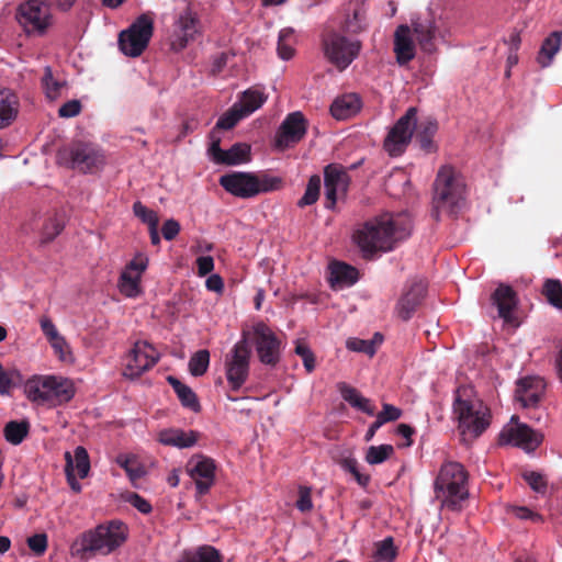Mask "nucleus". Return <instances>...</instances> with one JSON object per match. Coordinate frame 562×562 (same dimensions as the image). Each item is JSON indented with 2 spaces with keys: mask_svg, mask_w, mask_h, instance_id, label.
<instances>
[{
  "mask_svg": "<svg viewBox=\"0 0 562 562\" xmlns=\"http://www.w3.org/2000/svg\"><path fill=\"white\" fill-rule=\"evenodd\" d=\"M525 481L529 484V486L537 493H546L547 491V480L544 476L535 471L525 472L522 474Z\"/></svg>",
  "mask_w": 562,
  "mask_h": 562,
  "instance_id": "nucleus-55",
  "label": "nucleus"
},
{
  "mask_svg": "<svg viewBox=\"0 0 562 562\" xmlns=\"http://www.w3.org/2000/svg\"><path fill=\"white\" fill-rule=\"evenodd\" d=\"M57 162L82 173H93L105 162L101 148L87 142H72L58 150Z\"/></svg>",
  "mask_w": 562,
  "mask_h": 562,
  "instance_id": "nucleus-7",
  "label": "nucleus"
},
{
  "mask_svg": "<svg viewBox=\"0 0 562 562\" xmlns=\"http://www.w3.org/2000/svg\"><path fill=\"white\" fill-rule=\"evenodd\" d=\"M436 497L441 505L451 510H460L461 502L469 496L468 472L456 461L443 463L435 480Z\"/></svg>",
  "mask_w": 562,
  "mask_h": 562,
  "instance_id": "nucleus-3",
  "label": "nucleus"
},
{
  "mask_svg": "<svg viewBox=\"0 0 562 562\" xmlns=\"http://www.w3.org/2000/svg\"><path fill=\"white\" fill-rule=\"evenodd\" d=\"M434 189L431 216L436 221H439L441 213L456 215L461 210L464 186L452 167L443 166L439 169Z\"/></svg>",
  "mask_w": 562,
  "mask_h": 562,
  "instance_id": "nucleus-4",
  "label": "nucleus"
},
{
  "mask_svg": "<svg viewBox=\"0 0 562 562\" xmlns=\"http://www.w3.org/2000/svg\"><path fill=\"white\" fill-rule=\"evenodd\" d=\"M181 226L173 218L167 220L161 227V234L166 240H173L180 233Z\"/></svg>",
  "mask_w": 562,
  "mask_h": 562,
  "instance_id": "nucleus-63",
  "label": "nucleus"
},
{
  "mask_svg": "<svg viewBox=\"0 0 562 562\" xmlns=\"http://www.w3.org/2000/svg\"><path fill=\"white\" fill-rule=\"evenodd\" d=\"M198 272L204 277L211 273L214 269V260L211 256H201L196 259Z\"/></svg>",
  "mask_w": 562,
  "mask_h": 562,
  "instance_id": "nucleus-64",
  "label": "nucleus"
},
{
  "mask_svg": "<svg viewBox=\"0 0 562 562\" xmlns=\"http://www.w3.org/2000/svg\"><path fill=\"white\" fill-rule=\"evenodd\" d=\"M158 360L159 356L153 346L145 341H137L127 356L124 375L137 378L151 369Z\"/></svg>",
  "mask_w": 562,
  "mask_h": 562,
  "instance_id": "nucleus-17",
  "label": "nucleus"
},
{
  "mask_svg": "<svg viewBox=\"0 0 562 562\" xmlns=\"http://www.w3.org/2000/svg\"><path fill=\"white\" fill-rule=\"evenodd\" d=\"M30 423L26 419L11 420L3 429L4 438L12 445H20L29 435Z\"/></svg>",
  "mask_w": 562,
  "mask_h": 562,
  "instance_id": "nucleus-36",
  "label": "nucleus"
},
{
  "mask_svg": "<svg viewBox=\"0 0 562 562\" xmlns=\"http://www.w3.org/2000/svg\"><path fill=\"white\" fill-rule=\"evenodd\" d=\"M415 37L423 52L431 54L436 50L435 37L437 26L431 18H418L412 22Z\"/></svg>",
  "mask_w": 562,
  "mask_h": 562,
  "instance_id": "nucleus-25",
  "label": "nucleus"
},
{
  "mask_svg": "<svg viewBox=\"0 0 562 562\" xmlns=\"http://www.w3.org/2000/svg\"><path fill=\"white\" fill-rule=\"evenodd\" d=\"M333 286L352 285L358 280V270L345 262L335 261L330 265V278Z\"/></svg>",
  "mask_w": 562,
  "mask_h": 562,
  "instance_id": "nucleus-30",
  "label": "nucleus"
},
{
  "mask_svg": "<svg viewBox=\"0 0 562 562\" xmlns=\"http://www.w3.org/2000/svg\"><path fill=\"white\" fill-rule=\"evenodd\" d=\"M24 393L31 402L50 406L69 402L74 396L71 384L53 375L29 379L24 385Z\"/></svg>",
  "mask_w": 562,
  "mask_h": 562,
  "instance_id": "nucleus-6",
  "label": "nucleus"
},
{
  "mask_svg": "<svg viewBox=\"0 0 562 562\" xmlns=\"http://www.w3.org/2000/svg\"><path fill=\"white\" fill-rule=\"evenodd\" d=\"M542 294L554 307L562 310V283L558 279H547L542 286Z\"/></svg>",
  "mask_w": 562,
  "mask_h": 562,
  "instance_id": "nucleus-40",
  "label": "nucleus"
},
{
  "mask_svg": "<svg viewBox=\"0 0 562 562\" xmlns=\"http://www.w3.org/2000/svg\"><path fill=\"white\" fill-rule=\"evenodd\" d=\"M394 452V448L391 445H380L369 447L366 461L369 464H380L387 460Z\"/></svg>",
  "mask_w": 562,
  "mask_h": 562,
  "instance_id": "nucleus-45",
  "label": "nucleus"
},
{
  "mask_svg": "<svg viewBox=\"0 0 562 562\" xmlns=\"http://www.w3.org/2000/svg\"><path fill=\"white\" fill-rule=\"evenodd\" d=\"M178 562H222L220 552L210 546L199 548L194 553L186 554Z\"/></svg>",
  "mask_w": 562,
  "mask_h": 562,
  "instance_id": "nucleus-43",
  "label": "nucleus"
},
{
  "mask_svg": "<svg viewBox=\"0 0 562 562\" xmlns=\"http://www.w3.org/2000/svg\"><path fill=\"white\" fill-rule=\"evenodd\" d=\"M128 528L121 520H111L82 532L71 546L72 555L88 558L94 554L108 555L127 539Z\"/></svg>",
  "mask_w": 562,
  "mask_h": 562,
  "instance_id": "nucleus-2",
  "label": "nucleus"
},
{
  "mask_svg": "<svg viewBox=\"0 0 562 562\" xmlns=\"http://www.w3.org/2000/svg\"><path fill=\"white\" fill-rule=\"evenodd\" d=\"M64 227L63 217L55 215L48 218L43 226L41 243L48 244L53 241L63 232Z\"/></svg>",
  "mask_w": 562,
  "mask_h": 562,
  "instance_id": "nucleus-44",
  "label": "nucleus"
},
{
  "mask_svg": "<svg viewBox=\"0 0 562 562\" xmlns=\"http://www.w3.org/2000/svg\"><path fill=\"white\" fill-rule=\"evenodd\" d=\"M294 351L302 358L304 368L311 373L315 369V356L311 348L304 341L297 340Z\"/></svg>",
  "mask_w": 562,
  "mask_h": 562,
  "instance_id": "nucleus-52",
  "label": "nucleus"
},
{
  "mask_svg": "<svg viewBox=\"0 0 562 562\" xmlns=\"http://www.w3.org/2000/svg\"><path fill=\"white\" fill-rule=\"evenodd\" d=\"M65 460H66L65 473L67 476V481L72 490H75L76 492H79L81 486L78 483V481L76 480V476L74 473V461H72V457H71L70 452L67 451L65 453Z\"/></svg>",
  "mask_w": 562,
  "mask_h": 562,
  "instance_id": "nucleus-62",
  "label": "nucleus"
},
{
  "mask_svg": "<svg viewBox=\"0 0 562 562\" xmlns=\"http://www.w3.org/2000/svg\"><path fill=\"white\" fill-rule=\"evenodd\" d=\"M210 366V351L201 349L194 352L188 363L189 372L193 376H201L206 373Z\"/></svg>",
  "mask_w": 562,
  "mask_h": 562,
  "instance_id": "nucleus-41",
  "label": "nucleus"
},
{
  "mask_svg": "<svg viewBox=\"0 0 562 562\" xmlns=\"http://www.w3.org/2000/svg\"><path fill=\"white\" fill-rule=\"evenodd\" d=\"M364 13L361 8H356L352 15H348L344 22L342 30L347 33L357 34L364 27Z\"/></svg>",
  "mask_w": 562,
  "mask_h": 562,
  "instance_id": "nucleus-49",
  "label": "nucleus"
},
{
  "mask_svg": "<svg viewBox=\"0 0 562 562\" xmlns=\"http://www.w3.org/2000/svg\"><path fill=\"white\" fill-rule=\"evenodd\" d=\"M190 475L200 495L206 494L215 479V463L211 458L198 457L190 462Z\"/></svg>",
  "mask_w": 562,
  "mask_h": 562,
  "instance_id": "nucleus-22",
  "label": "nucleus"
},
{
  "mask_svg": "<svg viewBox=\"0 0 562 562\" xmlns=\"http://www.w3.org/2000/svg\"><path fill=\"white\" fill-rule=\"evenodd\" d=\"M307 121L300 112H292L285 116L276 133L274 146L284 150L300 143L306 135Z\"/></svg>",
  "mask_w": 562,
  "mask_h": 562,
  "instance_id": "nucleus-15",
  "label": "nucleus"
},
{
  "mask_svg": "<svg viewBox=\"0 0 562 562\" xmlns=\"http://www.w3.org/2000/svg\"><path fill=\"white\" fill-rule=\"evenodd\" d=\"M201 34V21L190 7L179 13L170 38V47L175 52L184 49L190 42Z\"/></svg>",
  "mask_w": 562,
  "mask_h": 562,
  "instance_id": "nucleus-14",
  "label": "nucleus"
},
{
  "mask_svg": "<svg viewBox=\"0 0 562 562\" xmlns=\"http://www.w3.org/2000/svg\"><path fill=\"white\" fill-rule=\"evenodd\" d=\"M418 110L411 106L390 128L384 142V150L392 157L401 156L411 144L417 124Z\"/></svg>",
  "mask_w": 562,
  "mask_h": 562,
  "instance_id": "nucleus-9",
  "label": "nucleus"
},
{
  "mask_svg": "<svg viewBox=\"0 0 562 562\" xmlns=\"http://www.w3.org/2000/svg\"><path fill=\"white\" fill-rule=\"evenodd\" d=\"M220 184L237 198L249 199L259 194L256 173L234 171L222 176Z\"/></svg>",
  "mask_w": 562,
  "mask_h": 562,
  "instance_id": "nucleus-18",
  "label": "nucleus"
},
{
  "mask_svg": "<svg viewBox=\"0 0 562 562\" xmlns=\"http://www.w3.org/2000/svg\"><path fill=\"white\" fill-rule=\"evenodd\" d=\"M507 436V441H514L516 446L526 450H535L542 441V436L525 424L510 428Z\"/></svg>",
  "mask_w": 562,
  "mask_h": 562,
  "instance_id": "nucleus-27",
  "label": "nucleus"
},
{
  "mask_svg": "<svg viewBox=\"0 0 562 562\" xmlns=\"http://www.w3.org/2000/svg\"><path fill=\"white\" fill-rule=\"evenodd\" d=\"M147 268V258L133 259L121 273L119 288L122 294L135 297L140 293V276Z\"/></svg>",
  "mask_w": 562,
  "mask_h": 562,
  "instance_id": "nucleus-20",
  "label": "nucleus"
},
{
  "mask_svg": "<svg viewBox=\"0 0 562 562\" xmlns=\"http://www.w3.org/2000/svg\"><path fill=\"white\" fill-rule=\"evenodd\" d=\"M18 114V98L10 90H0V128L11 124Z\"/></svg>",
  "mask_w": 562,
  "mask_h": 562,
  "instance_id": "nucleus-32",
  "label": "nucleus"
},
{
  "mask_svg": "<svg viewBox=\"0 0 562 562\" xmlns=\"http://www.w3.org/2000/svg\"><path fill=\"white\" fill-rule=\"evenodd\" d=\"M250 356L245 336L225 356V375L232 391H238L246 383L250 371Z\"/></svg>",
  "mask_w": 562,
  "mask_h": 562,
  "instance_id": "nucleus-10",
  "label": "nucleus"
},
{
  "mask_svg": "<svg viewBox=\"0 0 562 562\" xmlns=\"http://www.w3.org/2000/svg\"><path fill=\"white\" fill-rule=\"evenodd\" d=\"M394 52L397 63L402 66L415 57L416 50L411 27L406 24L397 26L394 33Z\"/></svg>",
  "mask_w": 562,
  "mask_h": 562,
  "instance_id": "nucleus-24",
  "label": "nucleus"
},
{
  "mask_svg": "<svg viewBox=\"0 0 562 562\" xmlns=\"http://www.w3.org/2000/svg\"><path fill=\"white\" fill-rule=\"evenodd\" d=\"M402 416V411L394 405L384 403L382 411L376 414V418L384 425L389 422H395Z\"/></svg>",
  "mask_w": 562,
  "mask_h": 562,
  "instance_id": "nucleus-57",
  "label": "nucleus"
},
{
  "mask_svg": "<svg viewBox=\"0 0 562 562\" xmlns=\"http://www.w3.org/2000/svg\"><path fill=\"white\" fill-rule=\"evenodd\" d=\"M467 390L458 389L453 403V413L459 420L463 439H476L491 424L490 408L479 400L463 398Z\"/></svg>",
  "mask_w": 562,
  "mask_h": 562,
  "instance_id": "nucleus-5",
  "label": "nucleus"
},
{
  "mask_svg": "<svg viewBox=\"0 0 562 562\" xmlns=\"http://www.w3.org/2000/svg\"><path fill=\"white\" fill-rule=\"evenodd\" d=\"M133 212L143 223L147 224L148 227L151 225H158L159 220L153 210H149L142 202L137 201L133 204Z\"/></svg>",
  "mask_w": 562,
  "mask_h": 562,
  "instance_id": "nucleus-51",
  "label": "nucleus"
},
{
  "mask_svg": "<svg viewBox=\"0 0 562 562\" xmlns=\"http://www.w3.org/2000/svg\"><path fill=\"white\" fill-rule=\"evenodd\" d=\"M254 345L259 361L266 366L276 367L281 358V340L263 322L252 326Z\"/></svg>",
  "mask_w": 562,
  "mask_h": 562,
  "instance_id": "nucleus-13",
  "label": "nucleus"
},
{
  "mask_svg": "<svg viewBox=\"0 0 562 562\" xmlns=\"http://www.w3.org/2000/svg\"><path fill=\"white\" fill-rule=\"evenodd\" d=\"M167 381L172 386L183 407L189 408L195 413L201 411L199 398L190 386L182 383L180 380L172 375H169Z\"/></svg>",
  "mask_w": 562,
  "mask_h": 562,
  "instance_id": "nucleus-31",
  "label": "nucleus"
},
{
  "mask_svg": "<svg viewBox=\"0 0 562 562\" xmlns=\"http://www.w3.org/2000/svg\"><path fill=\"white\" fill-rule=\"evenodd\" d=\"M257 181L259 194L280 190L283 184L280 177H273L268 173L257 175Z\"/></svg>",
  "mask_w": 562,
  "mask_h": 562,
  "instance_id": "nucleus-50",
  "label": "nucleus"
},
{
  "mask_svg": "<svg viewBox=\"0 0 562 562\" xmlns=\"http://www.w3.org/2000/svg\"><path fill=\"white\" fill-rule=\"evenodd\" d=\"M338 391L341 397L352 407H356V405L359 404V401L362 397L361 393L356 387L345 382L338 383Z\"/></svg>",
  "mask_w": 562,
  "mask_h": 562,
  "instance_id": "nucleus-56",
  "label": "nucleus"
},
{
  "mask_svg": "<svg viewBox=\"0 0 562 562\" xmlns=\"http://www.w3.org/2000/svg\"><path fill=\"white\" fill-rule=\"evenodd\" d=\"M294 30L291 27L282 29L278 38V55L284 60H289L294 56Z\"/></svg>",
  "mask_w": 562,
  "mask_h": 562,
  "instance_id": "nucleus-39",
  "label": "nucleus"
},
{
  "mask_svg": "<svg viewBox=\"0 0 562 562\" xmlns=\"http://www.w3.org/2000/svg\"><path fill=\"white\" fill-rule=\"evenodd\" d=\"M350 177L339 165L330 164L324 169L325 207L333 210L340 196L347 194Z\"/></svg>",
  "mask_w": 562,
  "mask_h": 562,
  "instance_id": "nucleus-16",
  "label": "nucleus"
},
{
  "mask_svg": "<svg viewBox=\"0 0 562 562\" xmlns=\"http://www.w3.org/2000/svg\"><path fill=\"white\" fill-rule=\"evenodd\" d=\"M397 550L392 537L376 543V555L385 561H393L396 558Z\"/></svg>",
  "mask_w": 562,
  "mask_h": 562,
  "instance_id": "nucleus-53",
  "label": "nucleus"
},
{
  "mask_svg": "<svg viewBox=\"0 0 562 562\" xmlns=\"http://www.w3.org/2000/svg\"><path fill=\"white\" fill-rule=\"evenodd\" d=\"M199 437L200 434L195 430L186 431L180 428H169L159 431L158 441L165 446L183 449L194 446Z\"/></svg>",
  "mask_w": 562,
  "mask_h": 562,
  "instance_id": "nucleus-26",
  "label": "nucleus"
},
{
  "mask_svg": "<svg viewBox=\"0 0 562 562\" xmlns=\"http://www.w3.org/2000/svg\"><path fill=\"white\" fill-rule=\"evenodd\" d=\"M322 180L318 175H313L307 182L303 196L297 201L299 207H305L317 202L321 193Z\"/></svg>",
  "mask_w": 562,
  "mask_h": 562,
  "instance_id": "nucleus-42",
  "label": "nucleus"
},
{
  "mask_svg": "<svg viewBox=\"0 0 562 562\" xmlns=\"http://www.w3.org/2000/svg\"><path fill=\"white\" fill-rule=\"evenodd\" d=\"M427 293V283L414 280L404 291L395 305V314L404 322L409 321L422 305Z\"/></svg>",
  "mask_w": 562,
  "mask_h": 562,
  "instance_id": "nucleus-19",
  "label": "nucleus"
},
{
  "mask_svg": "<svg viewBox=\"0 0 562 562\" xmlns=\"http://www.w3.org/2000/svg\"><path fill=\"white\" fill-rule=\"evenodd\" d=\"M27 546L36 555H42L47 549V536L45 533L33 535L27 539Z\"/></svg>",
  "mask_w": 562,
  "mask_h": 562,
  "instance_id": "nucleus-59",
  "label": "nucleus"
},
{
  "mask_svg": "<svg viewBox=\"0 0 562 562\" xmlns=\"http://www.w3.org/2000/svg\"><path fill=\"white\" fill-rule=\"evenodd\" d=\"M416 140L419 147L425 153H434L437 150V145L434 142V137L438 132V122L432 117H428L416 125Z\"/></svg>",
  "mask_w": 562,
  "mask_h": 562,
  "instance_id": "nucleus-29",
  "label": "nucleus"
},
{
  "mask_svg": "<svg viewBox=\"0 0 562 562\" xmlns=\"http://www.w3.org/2000/svg\"><path fill=\"white\" fill-rule=\"evenodd\" d=\"M71 457L74 461V472L76 471L80 479H85L90 470V460L87 450L78 446Z\"/></svg>",
  "mask_w": 562,
  "mask_h": 562,
  "instance_id": "nucleus-46",
  "label": "nucleus"
},
{
  "mask_svg": "<svg viewBox=\"0 0 562 562\" xmlns=\"http://www.w3.org/2000/svg\"><path fill=\"white\" fill-rule=\"evenodd\" d=\"M81 112V103L79 100H70L64 103L59 110L58 115L60 117H74Z\"/></svg>",
  "mask_w": 562,
  "mask_h": 562,
  "instance_id": "nucleus-61",
  "label": "nucleus"
},
{
  "mask_svg": "<svg viewBox=\"0 0 562 562\" xmlns=\"http://www.w3.org/2000/svg\"><path fill=\"white\" fill-rule=\"evenodd\" d=\"M244 117H246L244 112L240 111L236 104H234L225 114L218 119L216 122V128L231 130Z\"/></svg>",
  "mask_w": 562,
  "mask_h": 562,
  "instance_id": "nucleus-47",
  "label": "nucleus"
},
{
  "mask_svg": "<svg viewBox=\"0 0 562 562\" xmlns=\"http://www.w3.org/2000/svg\"><path fill=\"white\" fill-rule=\"evenodd\" d=\"M42 83L45 89L46 95L49 99H56L61 88L64 87V83L56 80L53 76V71L49 67L45 68L44 76L42 78Z\"/></svg>",
  "mask_w": 562,
  "mask_h": 562,
  "instance_id": "nucleus-48",
  "label": "nucleus"
},
{
  "mask_svg": "<svg viewBox=\"0 0 562 562\" xmlns=\"http://www.w3.org/2000/svg\"><path fill=\"white\" fill-rule=\"evenodd\" d=\"M250 146L245 143H236L225 150L223 165L236 166L249 161Z\"/></svg>",
  "mask_w": 562,
  "mask_h": 562,
  "instance_id": "nucleus-37",
  "label": "nucleus"
},
{
  "mask_svg": "<svg viewBox=\"0 0 562 562\" xmlns=\"http://www.w3.org/2000/svg\"><path fill=\"white\" fill-rule=\"evenodd\" d=\"M411 231L412 218L407 213H385L360 225L352 239L362 251L363 258L370 259L376 252L393 250L396 243L409 236Z\"/></svg>",
  "mask_w": 562,
  "mask_h": 562,
  "instance_id": "nucleus-1",
  "label": "nucleus"
},
{
  "mask_svg": "<svg viewBox=\"0 0 562 562\" xmlns=\"http://www.w3.org/2000/svg\"><path fill=\"white\" fill-rule=\"evenodd\" d=\"M361 109V100L356 93H348L337 98L330 105V113L337 120H347L356 115Z\"/></svg>",
  "mask_w": 562,
  "mask_h": 562,
  "instance_id": "nucleus-28",
  "label": "nucleus"
},
{
  "mask_svg": "<svg viewBox=\"0 0 562 562\" xmlns=\"http://www.w3.org/2000/svg\"><path fill=\"white\" fill-rule=\"evenodd\" d=\"M546 390V382L539 376L522 378L517 382L516 398L524 407H536Z\"/></svg>",
  "mask_w": 562,
  "mask_h": 562,
  "instance_id": "nucleus-21",
  "label": "nucleus"
},
{
  "mask_svg": "<svg viewBox=\"0 0 562 562\" xmlns=\"http://www.w3.org/2000/svg\"><path fill=\"white\" fill-rule=\"evenodd\" d=\"M267 100V95L258 89H248L243 92L239 102L235 103L246 116L258 110Z\"/></svg>",
  "mask_w": 562,
  "mask_h": 562,
  "instance_id": "nucleus-33",
  "label": "nucleus"
},
{
  "mask_svg": "<svg viewBox=\"0 0 562 562\" xmlns=\"http://www.w3.org/2000/svg\"><path fill=\"white\" fill-rule=\"evenodd\" d=\"M383 341V336L375 333L372 339L349 338L346 341L347 349L355 352H362L369 357H373L376 352L378 346Z\"/></svg>",
  "mask_w": 562,
  "mask_h": 562,
  "instance_id": "nucleus-35",
  "label": "nucleus"
},
{
  "mask_svg": "<svg viewBox=\"0 0 562 562\" xmlns=\"http://www.w3.org/2000/svg\"><path fill=\"white\" fill-rule=\"evenodd\" d=\"M154 23L146 14L138 16L127 30L119 35V46L122 53L130 57H138L148 46L153 36Z\"/></svg>",
  "mask_w": 562,
  "mask_h": 562,
  "instance_id": "nucleus-11",
  "label": "nucleus"
},
{
  "mask_svg": "<svg viewBox=\"0 0 562 562\" xmlns=\"http://www.w3.org/2000/svg\"><path fill=\"white\" fill-rule=\"evenodd\" d=\"M561 46V34L559 32L551 33L542 43L538 53L537 60L542 67L551 64L554 55Z\"/></svg>",
  "mask_w": 562,
  "mask_h": 562,
  "instance_id": "nucleus-34",
  "label": "nucleus"
},
{
  "mask_svg": "<svg viewBox=\"0 0 562 562\" xmlns=\"http://www.w3.org/2000/svg\"><path fill=\"white\" fill-rule=\"evenodd\" d=\"M337 463L340 465V468L342 470H345L346 472H349L361 487H367L369 485L370 475L362 474L359 471L358 461L351 454L346 456V457H340L337 460Z\"/></svg>",
  "mask_w": 562,
  "mask_h": 562,
  "instance_id": "nucleus-38",
  "label": "nucleus"
},
{
  "mask_svg": "<svg viewBox=\"0 0 562 562\" xmlns=\"http://www.w3.org/2000/svg\"><path fill=\"white\" fill-rule=\"evenodd\" d=\"M16 20L29 35H44L53 24L50 3L26 0L19 4Z\"/></svg>",
  "mask_w": 562,
  "mask_h": 562,
  "instance_id": "nucleus-8",
  "label": "nucleus"
},
{
  "mask_svg": "<svg viewBox=\"0 0 562 562\" xmlns=\"http://www.w3.org/2000/svg\"><path fill=\"white\" fill-rule=\"evenodd\" d=\"M296 508L302 513L310 512L313 508L311 488L301 486L299 490V498L296 501Z\"/></svg>",
  "mask_w": 562,
  "mask_h": 562,
  "instance_id": "nucleus-60",
  "label": "nucleus"
},
{
  "mask_svg": "<svg viewBox=\"0 0 562 562\" xmlns=\"http://www.w3.org/2000/svg\"><path fill=\"white\" fill-rule=\"evenodd\" d=\"M323 48L327 60L339 71H344L359 56L361 42L333 32L323 40Z\"/></svg>",
  "mask_w": 562,
  "mask_h": 562,
  "instance_id": "nucleus-12",
  "label": "nucleus"
},
{
  "mask_svg": "<svg viewBox=\"0 0 562 562\" xmlns=\"http://www.w3.org/2000/svg\"><path fill=\"white\" fill-rule=\"evenodd\" d=\"M116 462L133 481L140 479L144 474L143 469L139 465H135L134 460L131 458L119 456Z\"/></svg>",
  "mask_w": 562,
  "mask_h": 562,
  "instance_id": "nucleus-54",
  "label": "nucleus"
},
{
  "mask_svg": "<svg viewBox=\"0 0 562 562\" xmlns=\"http://www.w3.org/2000/svg\"><path fill=\"white\" fill-rule=\"evenodd\" d=\"M491 301L497 307L498 316L507 324H513V312L518 305L516 291L508 284L501 283L491 295Z\"/></svg>",
  "mask_w": 562,
  "mask_h": 562,
  "instance_id": "nucleus-23",
  "label": "nucleus"
},
{
  "mask_svg": "<svg viewBox=\"0 0 562 562\" xmlns=\"http://www.w3.org/2000/svg\"><path fill=\"white\" fill-rule=\"evenodd\" d=\"M126 502H128L133 507H135L142 514H149L153 510L150 503L135 492H131L127 494Z\"/></svg>",
  "mask_w": 562,
  "mask_h": 562,
  "instance_id": "nucleus-58",
  "label": "nucleus"
}]
</instances>
